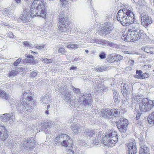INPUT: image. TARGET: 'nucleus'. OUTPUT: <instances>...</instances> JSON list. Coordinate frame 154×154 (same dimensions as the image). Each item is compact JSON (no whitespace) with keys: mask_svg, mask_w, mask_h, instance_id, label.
Instances as JSON below:
<instances>
[{"mask_svg":"<svg viewBox=\"0 0 154 154\" xmlns=\"http://www.w3.org/2000/svg\"><path fill=\"white\" fill-rule=\"evenodd\" d=\"M8 134L5 128L0 126V138L2 140H5L8 137Z\"/></svg>","mask_w":154,"mask_h":154,"instance_id":"18","label":"nucleus"},{"mask_svg":"<svg viewBox=\"0 0 154 154\" xmlns=\"http://www.w3.org/2000/svg\"><path fill=\"white\" fill-rule=\"evenodd\" d=\"M110 110L108 109H103L101 110V116L105 118H110Z\"/></svg>","mask_w":154,"mask_h":154,"instance_id":"27","label":"nucleus"},{"mask_svg":"<svg viewBox=\"0 0 154 154\" xmlns=\"http://www.w3.org/2000/svg\"><path fill=\"white\" fill-rule=\"evenodd\" d=\"M106 54L104 52H102L99 55V57L101 59H103L106 57Z\"/></svg>","mask_w":154,"mask_h":154,"instance_id":"51","label":"nucleus"},{"mask_svg":"<svg viewBox=\"0 0 154 154\" xmlns=\"http://www.w3.org/2000/svg\"><path fill=\"white\" fill-rule=\"evenodd\" d=\"M69 0H60V6L62 8H64L69 5Z\"/></svg>","mask_w":154,"mask_h":154,"instance_id":"29","label":"nucleus"},{"mask_svg":"<svg viewBox=\"0 0 154 154\" xmlns=\"http://www.w3.org/2000/svg\"><path fill=\"white\" fill-rule=\"evenodd\" d=\"M149 123L154 124V112L150 114L148 118Z\"/></svg>","mask_w":154,"mask_h":154,"instance_id":"31","label":"nucleus"},{"mask_svg":"<svg viewBox=\"0 0 154 154\" xmlns=\"http://www.w3.org/2000/svg\"><path fill=\"white\" fill-rule=\"evenodd\" d=\"M77 69V68L76 66H72L70 68V70H73Z\"/></svg>","mask_w":154,"mask_h":154,"instance_id":"63","label":"nucleus"},{"mask_svg":"<svg viewBox=\"0 0 154 154\" xmlns=\"http://www.w3.org/2000/svg\"><path fill=\"white\" fill-rule=\"evenodd\" d=\"M134 16L131 11L126 8L119 10L117 14V20L124 26H128L131 24L129 31L131 39L136 41L142 37L144 33L140 30V25L137 22H134Z\"/></svg>","mask_w":154,"mask_h":154,"instance_id":"1","label":"nucleus"},{"mask_svg":"<svg viewBox=\"0 0 154 154\" xmlns=\"http://www.w3.org/2000/svg\"><path fill=\"white\" fill-rule=\"evenodd\" d=\"M27 60L28 63H32L34 60V58L33 56L31 55H28L27 57Z\"/></svg>","mask_w":154,"mask_h":154,"instance_id":"41","label":"nucleus"},{"mask_svg":"<svg viewBox=\"0 0 154 154\" xmlns=\"http://www.w3.org/2000/svg\"><path fill=\"white\" fill-rule=\"evenodd\" d=\"M9 11L8 10L6 9H4L2 11H1V12H0V14L2 13L4 15L6 16L7 15H8V12Z\"/></svg>","mask_w":154,"mask_h":154,"instance_id":"46","label":"nucleus"},{"mask_svg":"<svg viewBox=\"0 0 154 154\" xmlns=\"http://www.w3.org/2000/svg\"><path fill=\"white\" fill-rule=\"evenodd\" d=\"M129 63L131 64H133L134 63V61L133 60H131L129 61Z\"/></svg>","mask_w":154,"mask_h":154,"instance_id":"64","label":"nucleus"},{"mask_svg":"<svg viewBox=\"0 0 154 154\" xmlns=\"http://www.w3.org/2000/svg\"><path fill=\"white\" fill-rule=\"evenodd\" d=\"M20 143L21 148L22 151L29 152L32 150L35 147V143L34 140L32 139L24 138Z\"/></svg>","mask_w":154,"mask_h":154,"instance_id":"5","label":"nucleus"},{"mask_svg":"<svg viewBox=\"0 0 154 154\" xmlns=\"http://www.w3.org/2000/svg\"><path fill=\"white\" fill-rule=\"evenodd\" d=\"M57 50L59 53H61L62 54H64L65 49L63 46H59L57 48Z\"/></svg>","mask_w":154,"mask_h":154,"instance_id":"38","label":"nucleus"},{"mask_svg":"<svg viewBox=\"0 0 154 154\" xmlns=\"http://www.w3.org/2000/svg\"><path fill=\"white\" fill-rule=\"evenodd\" d=\"M72 89L75 92L78 98H79V97H81V95L84 96V94L81 93L80 90L79 88H77L73 86L72 87Z\"/></svg>","mask_w":154,"mask_h":154,"instance_id":"30","label":"nucleus"},{"mask_svg":"<svg viewBox=\"0 0 154 154\" xmlns=\"http://www.w3.org/2000/svg\"><path fill=\"white\" fill-rule=\"evenodd\" d=\"M149 50V53L154 54V48H152L150 46Z\"/></svg>","mask_w":154,"mask_h":154,"instance_id":"54","label":"nucleus"},{"mask_svg":"<svg viewBox=\"0 0 154 154\" xmlns=\"http://www.w3.org/2000/svg\"><path fill=\"white\" fill-rule=\"evenodd\" d=\"M63 95L64 97V100L66 101L69 100L71 99L70 97L71 94L70 92H69L66 91L63 93Z\"/></svg>","mask_w":154,"mask_h":154,"instance_id":"34","label":"nucleus"},{"mask_svg":"<svg viewBox=\"0 0 154 154\" xmlns=\"http://www.w3.org/2000/svg\"><path fill=\"white\" fill-rule=\"evenodd\" d=\"M42 61L44 63H46L47 64H49L52 62V60L50 59H48L47 58H42Z\"/></svg>","mask_w":154,"mask_h":154,"instance_id":"44","label":"nucleus"},{"mask_svg":"<svg viewBox=\"0 0 154 154\" xmlns=\"http://www.w3.org/2000/svg\"><path fill=\"white\" fill-rule=\"evenodd\" d=\"M54 126V124L53 122H44L43 126L41 127V128L42 129L44 130L45 131H46L47 133H48L51 128Z\"/></svg>","mask_w":154,"mask_h":154,"instance_id":"16","label":"nucleus"},{"mask_svg":"<svg viewBox=\"0 0 154 154\" xmlns=\"http://www.w3.org/2000/svg\"><path fill=\"white\" fill-rule=\"evenodd\" d=\"M8 15H7L6 16H8V17L9 18L12 17L13 15V13L12 12H10L9 11L8 12Z\"/></svg>","mask_w":154,"mask_h":154,"instance_id":"57","label":"nucleus"},{"mask_svg":"<svg viewBox=\"0 0 154 154\" xmlns=\"http://www.w3.org/2000/svg\"><path fill=\"white\" fill-rule=\"evenodd\" d=\"M149 48L150 46H145L142 47L141 48V49L142 50L144 51L145 52L149 53Z\"/></svg>","mask_w":154,"mask_h":154,"instance_id":"42","label":"nucleus"},{"mask_svg":"<svg viewBox=\"0 0 154 154\" xmlns=\"http://www.w3.org/2000/svg\"><path fill=\"white\" fill-rule=\"evenodd\" d=\"M106 89H105L104 87L102 85H98V87H97L96 91L98 93H103V92L105 91Z\"/></svg>","mask_w":154,"mask_h":154,"instance_id":"33","label":"nucleus"},{"mask_svg":"<svg viewBox=\"0 0 154 154\" xmlns=\"http://www.w3.org/2000/svg\"><path fill=\"white\" fill-rule=\"evenodd\" d=\"M128 124V120L124 118L121 119L116 123L117 127L119 131L123 133H125L127 131Z\"/></svg>","mask_w":154,"mask_h":154,"instance_id":"11","label":"nucleus"},{"mask_svg":"<svg viewBox=\"0 0 154 154\" xmlns=\"http://www.w3.org/2000/svg\"><path fill=\"white\" fill-rule=\"evenodd\" d=\"M49 98L47 96H44L40 100V103L44 106L49 103Z\"/></svg>","mask_w":154,"mask_h":154,"instance_id":"28","label":"nucleus"},{"mask_svg":"<svg viewBox=\"0 0 154 154\" xmlns=\"http://www.w3.org/2000/svg\"><path fill=\"white\" fill-rule=\"evenodd\" d=\"M144 112H142L140 110V109H139V110H137V114L136 116V119L137 120H138L140 117V115L142 113H144Z\"/></svg>","mask_w":154,"mask_h":154,"instance_id":"47","label":"nucleus"},{"mask_svg":"<svg viewBox=\"0 0 154 154\" xmlns=\"http://www.w3.org/2000/svg\"><path fill=\"white\" fill-rule=\"evenodd\" d=\"M122 94L124 97H129L130 93L131 88L126 84H124L120 87Z\"/></svg>","mask_w":154,"mask_h":154,"instance_id":"13","label":"nucleus"},{"mask_svg":"<svg viewBox=\"0 0 154 154\" xmlns=\"http://www.w3.org/2000/svg\"><path fill=\"white\" fill-rule=\"evenodd\" d=\"M106 18L107 19V21H108L109 20L110 21V20L111 19V15H107L106 16Z\"/></svg>","mask_w":154,"mask_h":154,"instance_id":"59","label":"nucleus"},{"mask_svg":"<svg viewBox=\"0 0 154 154\" xmlns=\"http://www.w3.org/2000/svg\"><path fill=\"white\" fill-rule=\"evenodd\" d=\"M116 60L115 61L120 60L122 58V57L120 55H116Z\"/></svg>","mask_w":154,"mask_h":154,"instance_id":"53","label":"nucleus"},{"mask_svg":"<svg viewBox=\"0 0 154 154\" xmlns=\"http://www.w3.org/2000/svg\"><path fill=\"white\" fill-rule=\"evenodd\" d=\"M149 76V74L147 73H145L142 74L141 79H144L148 78Z\"/></svg>","mask_w":154,"mask_h":154,"instance_id":"52","label":"nucleus"},{"mask_svg":"<svg viewBox=\"0 0 154 154\" xmlns=\"http://www.w3.org/2000/svg\"><path fill=\"white\" fill-rule=\"evenodd\" d=\"M66 102H68L69 104V106L72 108L75 105L76 102L74 99H72L71 98L70 100L66 101Z\"/></svg>","mask_w":154,"mask_h":154,"instance_id":"35","label":"nucleus"},{"mask_svg":"<svg viewBox=\"0 0 154 154\" xmlns=\"http://www.w3.org/2000/svg\"><path fill=\"white\" fill-rule=\"evenodd\" d=\"M106 69V68L103 66H97L95 68V70L98 72H100L105 70Z\"/></svg>","mask_w":154,"mask_h":154,"instance_id":"40","label":"nucleus"},{"mask_svg":"<svg viewBox=\"0 0 154 154\" xmlns=\"http://www.w3.org/2000/svg\"><path fill=\"white\" fill-rule=\"evenodd\" d=\"M64 12H60L59 15L58 28L59 31L64 32L67 31L68 29L69 21L68 18L65 17Z\"/></svg>","mask_w":154,"mask_h":154,"instance_id":"4","label":"nucleus"},{"mask_svg":"<svg viewBox=\"0 0 154 154\" xmlns=\"http://www.w3.org/2000/svg\"><path fill=\"white\" fill-rule=\"evenodd\" d=\"M98 140L94 138L93 140H92V143L95 145H99L100 142Z\"/></svg>","mask_w":154,"mask_h":154,"instance_id":"50","label":"nucleus"},{"mask_svg":"<svg viewBox=\"0 0 154 154\" xmlns=\"http://www.w3.org/2000/svg\"><path fill=\"white\" fill-rule=\"evenodd\" d=\"M110 112V118H112L118 116L120 113V111L117 109H111Z\"/></svg>","mask_w":154,"mask_h":154,"instance_id":"22","label":"nucleus"},{"mask_svg":"<svg viewBox=\"0 0 154 154\" xmlns=\"http://www.w3.org/2000/svg\"><path fill=\"white\" fill-rule=\"evenodd\" d=\"M154 106V100L144 98L139 103V109L142 112H145L151 110Z\"/></svg>","mask_w":154,"mask_h":154,"instance_id":"6","label":"nucleus"},{"mask_svg":"<svg viewBox=\"0 0 154 154\" xmlns=\"http://www.w3.org/2000/svg\"><path fill=\"white\" fill-rule=\"evenodd\" d=\"M71 128L73 132L76 134L78 131H81L82 129V127L78 123L72 124L71 127Z\"/></svg>","mask_w":154,"mask_h":154,"instance_id":"21","label":"nucleus"},{"mask_svg":"<svg viewBox=\"0 0 154 154\" xmlns=\"http://www.w3.org/2000/svg\"><path fill=\"white\" fill-rule=\"evenodd\" d=\"M35 48H36L37 49H43L44 48V45L39 46V45H37L35 46Z\"/></svg>","mask_w":154,"mask_h":154,"instance_id":"56","label":"nucleus"},{"mask_svg":"<svg viewBox=\"0 0 154 154\" xmlns=\"http://www.w3.org/2000/svg\"><path fill=\"white\" fill-rule=\"evenodd\" d=\"M68 135L66 134H58L55 138L54 140L56 144H60L63 140H65V138Z\"/></svg>","mask_w":154,"mask_h":154,"instance_id":"17","label":"nucleus"},{"mask_svg":"<svg viewBox=\"0 0 154 154\" xmlns=\"http://www.w3.org/2000/svg\"><path fill=\"white\" fill-rule=\"evenodd\" d=\"M149 149L145 146H142L139 150V154H149Z\"/></svg>","mask_w":154,"mask_h":154,"instance_id":"25","label":"nucleus"},{"mask_svg":"<svg viewBox=\"0 0 154 154\" xmlns=\"http://www.w3.org/2000/svg\"><path fill=\"white\" fill-rule=\"evenodd\" d=\"M79 46L76 44H70L67 45V47L68 48H71V49H74L78 47Z\"/></svg>","mask_w":154,"mask_h":154,"instance_id":"43","label":"nucleus"},{"mask_svg":"<svg viewBox=\"0 0 154 154\" xmlns=\"http://www.w3.org/2000/svg\"><path fill=\"white\" fill-rule=\"evenodd\" d=\"M72 61H78L80 60V58L78 57H75V58L72 59Z\"/></svg>","mask_w":154,"mask_h":154,"instance_id":"58","label":"nucleus"},{"mask_svg":"<svg viewBox=\"0 0 154 154\" xmlns=\"http://www.w3.org/2000/svg\"><path fill=\"white\" fill-rule=\"evenodd\" d=\"M93 137L95 138V139H97V140H99L98 141H99L100 142L101 140V139L102 138V137L101 136H97V135H96L95 136Z\"/></svg>","mask_w":154,"mask_h":154,"instance_id":"55","label":"nucleus"},{"mask_svg":"<svg viewBox=\"0 0 154 154\" xmlns=\"http://www.w3.org/2000/svg\"><path fill=\"white\" fill-rule=\"evenodd\" d=\"M23 11L21 13L20 19L23 22L27 21L29 18V15L33 17L36 16H39L42 18L45 17V10L37 9L36 8L32 7L30 9L29 6L26 7L24 6L23 8Z\"/></svg>","mask_w":154,"mask_h":154,"instance_id":"3","label":"nucleus"},{"mask_svg":"<svg viewBox=\"0 0 154 154\" xmlns=\"http://www.w3.org/2000/svg\"><path fill=\"white\" fill-rule=\"evenodd\" d=\"M43 2V0H34L32 3V7L39 9L40 11L41 10H45Z\"/></svg>","mask_w":154,"mask_h":154,"instance_id":"12","label":"nucleus"},{"mask_svg":"<svg viewBox=\"0 0 154 154\" xmlns=\"http://www.w3.org/2000/svg\"><path fill=\"white\" fill-rule=\"evenodd\" d=\"M116 131H109L106 133L103 140L106 141L108 144H115L118 141V136Z\"/></svg>","mask_w":154,"mask_h":154,"instance_id":"7","label":"nucleus"},{"mask_svg":"<svg viewBox=\"0 0 154 154\" xmlns=\"http://www.w3.org/2000/svg\"><path fill=\"white\" fill-rule=\"evenodd\" d=\"M95 41L99 44H102L103 45H109L112 47H113L114 45L113 43L104 39H96Z\"/></svg>","mask_w":154,"mask_h":154,"instance_id":"20","label":"nucleus"},{"mask_svg":"<svg viewBox=\"0 0 154 154\" xmlns=\"http://www.w3.org/2000/svg\"><path fill=\"white\" fill-rule=\"evenodd\" d=\"M140 19L141 20V24L145 28L147 27L152 22L151 17L145 12L140 14Z\"/></svg>","mask_w":154,"mask_h":154,"instance_id":"9","label":"nucleus"},{"mask_svg":"<svg viewBox=\"0 0 154 154\" xmlns=\"http://www.w3.org/2000/svg\"><path fill=\"white\" fill-rule=\"evenodd\" d=\"M8 36L11 38H13L14 37V36L13 34L11 32H10L8 33Z\"/></svg>","mask_w":154,"mask_h":154,"instance_id":"61","label":"nucleus"},{"mask_svg":"<svg viewBox=\"0 0 154 154\" xmlns=\"http://www.w3.org/2000/svg\"><path fill=\"white\" fill-rule=\"evenodd\" d=\"M65 91L64 90H63V89H62V88H61L59 90V92L61 93V94H63L65 93Z\"/></svg>","mask_w":154,"mask_h":154,"instance_id":"62","label":"nucleus"},{"mask_svg":"<svg viewBox=\"0 0 154 154\" xmlns=\"http://www.w3.org/2000/svg\"><path fill=\"white\" fill-rule=\"evenodd\" d=\"M38 75V72H37L35 71H34L30 73L29 77L32 79H33L37 76Z\"/></svg>","mask_w":154,"mask_h":154,"instance_id":"39","label":"nucleus"},{"mask_svg":"<svg viewBox=\"0 0 154 154\" xmlns=\"http://www.w3.org/2000/svg\"><path fill=\"white\" fill-rule=\"evenodd\" d=\"M21 60V59L19 58L17 59L13 63L14 66H17L19 64Z\"/></svg>","mask_w":154,"mask_h":154,"instance_id":"49","label":"nucleus"},{"mask_svg":"<svg viewBox=\"0 0 154 154\" xmlns=\"http://www.w3.org/2000/svg\"><path fill=\"white\" fill-rule=\"evenodd\" d=\"M113 28L110 23L108 22H105L104 26L101 28L100 33L101 35L106 36L111 33Z\"/></svg>","mask_w":154,"mask_h":154,"instance_id":"10","label":"nucleus"},{"mask_svg":"<svg viewBox=\"0 0 154 154\" xmlns=\"http://www.w3.org/2000/svg\"><path fill=\"white\" fill-rule=\"evenodd\" d=\"M14 113L11 112V114L5 113L2 115L1 116L2 121L3 122H5L10 120V118H13Z\"/></svg>","mask_w":154,"mask_h":154,"instance_id":"19","label":"nucleus"},{"mask_svg":"<svg viewBox=\"0 0 154 154\" xmlns=\"http://www.w3.org/2000/svg\"><path fill=\"white\" fill-rule=\"evenodd\" d=\"M4 143L6 146L8 147L13 146L14 145L13 141L10 138L5 140Z\"/></svg>","mask_w":154,"mask_h":154,"instance_id":"32","label":"nucleus"},{"mask_svg":"<svg viewBox=\"0 0 154 154\" xmlns=\"http://www.w3.org/2000/svg\"><path fill=\"white\" fill-rule=\"evenodd\" d=\"M69 137L68 136V137L65 138V140L62 141V143L60 145L62 146L66 147L67 151H69L70 150H71L72 148V145L71 142H70L69 141Z\"/></svg>","mask_w":154,"mask_h":154,"instance_id":"15","label":"nucleus"},{"mask_svg":"<svg viewBox=\"0 0 154 154\" xmlns=\"http://www.w3.org/2000/svg\"><path fill=\"white\" fill-rule=\"evenodd\" d=\"M142 75V72L141 70H137L136 72V75L134 77L137 79H141Z\"/></svg>","mask_w":154,"mask_h":154,"instance_id":"36","label":"nucleus"},{"mask_svg":"<svg viewBox=\"0 0 154 154\" xmlns=\"http://www.w3.org/2000/svg\"><path fill=\"white\" fill-rule=\"evenodd\" d=\"M113 96L115 102L116 103H118L119 102V93L116 89H114L113 90Z\"/></svg>","mask_w":154,"mask_h":154,"instance_id":"24","label":"nucleus"},{"mask_svg":"<svg viewBox=\"0 0 154 154\" xmlns=\"http://www.w3.org/2000/svg\"><path fill=\"white\" fill-rule=\"evenodd\" d=\"M143 97V95H137V96H135V97H134V98H133V97H132V99H134V100L136 101H138V99H142Z\"/></svg>","mask_w":154,"mask_h":154,"instance_id":"45","label":"nucleus"},{"mask_svg":"<svg viewBox=\"0 0 154 154\" xmlns=\"http://www.w3.org/2000/svg\"><path fill=\"white\" fill-rule=\"evenodd\" d=\"M85 136L87 137H93L95 136L94 131L91 129H86L84 132Z\"/></svg>","mask_w":154,"mask_h":154,"instance_id":"23","label":"nucleus"},{"mask_svg":"<svg viewBox=\"0 0 154 154\" xmlns=\"http://www.w3.org/2000/svg\"><path fill=\"white\" fill-rule=\"evenodd\" d=\"M0 97H2L3 99L8 100V102H9V101H11L10 100H13L11 99H9V97L8 95L2 90H1V89H0Z\"/></svg>","mask_w":154,"mask_h":154,"instance_id":"26","label":"nucleus"},{"mask_svg":"<svg viewBox=\"0 0 154 154\" xmlns=\"http://www.w3.org/2000/svg\"><path fill=\"white\" fill-rule=\"evenodd\" d=\"M12 71L9 72V73L8 75V77L15 76L17 75V72H16L14 69L12 68Z\"/></svg>","mask_w":154,"mask_h":154,"instance_id":"37","label":"nucleus"},{"mask_svg":"<svg viewBox=\"0 0 154 154\" xmlns=\"http://www.w3.org/2000/svg\"><path fill=\"white\" fill-rule=\"evenodd\" d=\"M32 100V95L28 92L24 93L22 97V102H17L15 100H11V101H9V102L13 110L18 112L22 116L29 119V118L27 115L31 112L25 110L24 106L26 109H33L34 107V102Z\"/></svg>","mask_w":154,"mask_h":154,"instance_id":"2","label":"nucleus"},{"mask_svg":"<svg viewBox=\"0 0 154 154\" xmlns=\"http://www.w3.org/2000/svg\"><path fill=\"white\" fill-rule=\"evenodd\" d=\"M16 72H17V74H18L19 72H20L22 71H24V68L22 67H19L17 68L16 69V68H15V69H14Z\"/></svg>","mask_w":154,"mask_h":154,"instance_id":"48","label":"nucleus"},{"mask_svg":"<svg viewBox=\"0 0 154 154\" xmlns=\"http://www.w3.org/2000/svg\"><path fill=\"white\" fill-rule=\"evenodd\" d=\"M135 142H130L128 145V150L127 152V154H135L137 152V148L135 146Z\"/></svg>","mask_w":154,"mask_h":154,"instance_id":"14","label":"nucleus"},{"mask_svg":"<svg viewBox=\"0 0 154 154\" xmlns=\"http://www.w3.org/2000/svg\"><path fill=\"white\" fill-rule=\"evenodd\" d=\"M91 94L90 93H86L84 96L81 95L79 97L78 101L80 104L82 106L91 105Z\"/></svg>","mask_w":154,"mask_h":154,"instance_id":"8","label":"nucleus"},{"mask_svg":"<svg viewBox=\"0 0 154 154\" xmlns=\"http://www.w3.org/2000/svg\"><path fill=\"white\" fill-rule=\"evenodd\" d=\"M24 45L28 47V46H29L30 47L31 46V44H29V42H28L25 41L24 42Z\"/></svg>","mask_w":154,"mask_h":154,"instance_id":"60","label":"nucleus"}]
</instances>
